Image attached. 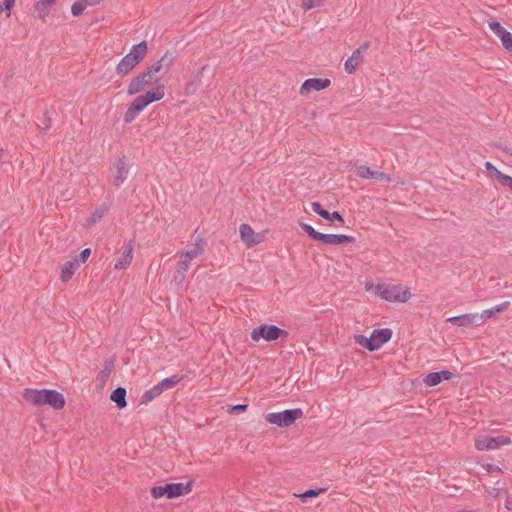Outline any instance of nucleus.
I'll use <instances>...</instances> for the list:
<instances>
[{
    "label": "nucleus",
    "instance_id": "55",
    "mask_svg": "<svg viewBox=\"0 0 512 512\" xmlns=\"http://www.w3.org/2000/svg\"><path fill=\"white\" fill-rule=\"evenodd\" d=\"M50 127V119L47 120L44 129H48Z\"/></svg>",
    "mask_w": 512,
    "mask_h": 512
},
{
    "label": "nucleus",
    "instance_id": "11",
    "mask_svg": "<svg viewBox=\"0 0 512 512\" xmlns=\"http://www.w3.org/2000/svg\"><path fill=\"white\" fill-rule=\"evenodd\" d=\"M330 84L331 81L328 78H309L302 83L299 93L303 96L308 95L311 91L325 90Z\"/></svg>",
    "mask_w": 512,
    "mask_h": 512
},
{
    "label": "nucleus",
    "instance_id": "5",
    "mask_svg": "<svg viewBox=\"0 0 512 512\" xmlns=\"http://www.w3.org/2000/svg\"><path fill=\"white\" fill-rule=\"evenodd\" d=\"M303 412L300 408L287 409L281 412H272L265 415V420L279 427H288L297 419L301 418Z\"/></svg>",
    "mask_w": 512,
    "mask_h": 512
},
{
    "label": "nucleus",
    "instance_id": "7",
    "mask_svg": "<svg viewBox=\"0 0 512 512\" xmlns=\"http://www.w3.org/2000/svg\"><path fill=\"white\" fill-rule=\"evenodd\" d=\"M511 443V438L504 435L497 437L481 435L475 438V448L479 451L496 450L502 446L510 445Z\"/></svg>",
    "mask_w": 512,
    "mask_h": 512
},
{
    "label": "nucleus",
    "instance_id": "10",
    "mask_svg": "<svg viewBox=\"0 0 512 512\" xmlns=\"http://www.w3.org/2000/svg\"><path fill=\"white\" fill-rule=\"evenodd\" d=\"M239 234L241 240L245 243V245L248 248L260 244L265 239V235L263 233H256L253 230V228L247 223H243L240 225Z\"/></svg>",
    "mask_w": 512,
    "mask_h": 512
},
{
    "label": "nucleus",
    "instance_id": "30",
    "mask_svg": "<svg viewBox=\"0 0 512 512\" xmlns=\"http://www.w3.org/2000/svg\"><path fill=\"white\" fill-rule=\"evenodd\" d=\"M496 314V311L493 308L483 310L480 314L477 313V323L476 325H481L486 322L488 319L493 317Z\"/></svg>",
    "mask_w": 512,
    "mask_h": 512
},
{
    "label": "nucleus",
    "instance_id": "19",
    "mask_svg": "<svg viewBox=\"0 0 512 512\" xmlns=\"http://www.w3.org/2000/svg\"><path fill=\"white\" fill-rule=\"evenodd\" d=\"M57 1L58 0H36L34 3V17L45 20Z\"/></svg>",
    "mask_w": 512,
    "mask_h": 512
},
{
    "label": "nucleus",
    "instance_id": "12",
    "mask_svg": "<svg viewBox=\"0 0 512 512\" xmlns=\"http://www.w3.org/2000/svg\"><path fill=\"white\" fill-rule=\"evenodd\" d=\"M410 290L401 285H386V301L406 302L410 299Z\"/></svg>",
    "mask_w": 512,
    "mask_h": 512
},
{
    "label": "nucleus",
    "instance_id": "53",
    "mask_svg": "<svg viewBox=\"0 0 512 512\" xmlns=\"http://www.w3.org/2000/svg\"><path fill=\"white\" fill-rule=\"evenodd\" d=\"M457 512H477V511H475V510L461 509V510H458Z\"/></svg>",
    "mask_w": 512,
    "mask_h": 512
},
{
    "label": "nucleus",
    "instance_id": "49",
    "mask_svg": "<svg viewBox=\"0 0 512 512\" xmlns=\"http://www.w3.org/2000/svg\"><path fill=\"white\" fill-rule=\"evenodd\" d=\"M392 331L389 328H386V343L391 339Z\"/></svg>",
    "mask_w": 512,
    "mask_h": 512
},
{
    "label": "nucleus",
    "instance_id": "8",
    "mask_svg": "<svg viewBox=\"0 0 512 512\" xmlns=\"http://www.w3.org/2000/svg\"><path fill=\"white\" fill-rule=\"evenodd\" d=\"M354 340L357 344L367 348L369 351L378 350L384 344V328L373 330L370 337L355 335Z\"/></svg>",
    "mask_w": 512,
    "mask_h": 512
},
{
    "label": "nucleus",
    "instance_id": "42",
    "mask_svg": "<svg viewBox=\"0 0 512 512\" xmlns=\"http://www.w3.org/2000/svg\"><path fill=\"white\" fill-rule=\"evenodd\" d=\"M482 467L488 473H495V472L502 473V470L500 467H498L494 464H491V463L482 464Z\"/></svg>",
    "mask_w": 512,
    "mask_h": 512
},
{
    "label": "nucleus",
    "instance_id": "20",
    "mask_svg": "<svg viewBox=\"0 0 512 512\" xmlns=\"http://www.w3.org/2000/svg\"><path fill=\"white\" fill-rule=\"evenodd\" d=\"M446 321L458 327H468L477 323V313L452 316L447 318Z\"/></svg>",
    "mask_w": 512,
    "mask_h": 512
},
{
    "label": "nucleus",
    "instance_id": "50",
    "mask_svg": "<svg viewBox=\"0 0 512 512\" xmlns=\"http://www.w3.org/2000/svg\"><path fill=\"white\" fill-rule=\"evenodd\" d=\"M377 295H378L380 298H383V299H384V290H382L381 286H378V287H377Z\"/></svg>",
    "mask_w": 512,
    "mask_h": 512
},
{
    "label": "nucleus",
    "instance_id": "17",
    "mask_svg": "<svg viewBox=\"0 0 512 512\" xmlns=\"http://www.w3.org/2000/svg\"><path fill=\"white\" fill-rule=\"evenodd\" d=\"M114 167H115L116 172L113 177V185L116 188H119L128 177L129 170H128L125 158L124 157L119 158L115 162Z\"/></svg>",
    "mask_w": 512,
    "mask_h": 512
},
{
    "label": "nucleus",
    "instance_id": "35",
    "mask_svg": "<svg viewBox=\"0 0 512 512\" xmlns=\"http://www.w3.org/2000/svg\"><path fill=\"white\" fill-rule=\"evenodd\" d=\"M500 40H501L503 47L506 50L512 52V33L507 32L506 34L503 35L502 38H500Z\"/></svg>",
    "mask_w": 512,
    "mask_h": 512
},
{
    "label": "nucleus",
    "instance_id": "45",
    "mask_svg": "<svg viewBox=\"0 0 512 512\" xmlns=\"http://www.w3.org/2000/svg\"><path fill=\"white\" fill-rule=\"evenodd\" d=\"M90 254H91V250L89 248H85L84 250H82L79 255L80 261L85 263L87 261L88 257L90 256Z\"/></svg>",
    "mask_w": 512,
    "mask_h": 512
},
{
    "label": "nucleus",
    "instance_id": "2",
    "mask_svg": "<svg viewBox=\"0 0 512 512\" xmlns=\"http://www.w3.org/2000/svg\"><path fill=\"white\" fill-rule=\"evenodd\" d=\"M164 96L165 87L163 85H156L151 91L137 96L125 111L123 121L127 124L131 123L148 105L153 102L160 101Z\"/></svg>",
    "mask_w": 512,
    "mask_h": 512
},
{
    "label": "nucleus",
    "instance_id": "37",
    "mask_svg": "<svg viewBox=\"0 0 512 512\" xmlns=\"http://www.w3.org/2000/svg\"><path fill=\"white\" fill-rule=\"evenodd\" d=\"M322 218H324V219H326L328 221H331V222L332 221H339L341 223H344L343 216L339 212H337V211L332 212V213H330L328 211V215L325 216V214H323Z\"/></svg>",
    "mask_w": 512,
    "mask_h": 512
},
{
    "label": "nucleus",
    "instance_id": "44",
    "mask_svg": "<svg viewBox=\"0 0 512 512\" xmlns=\"http://www.w3.org/2000/svg\"><path fill=\"white\" fill-rule=\"evenodd\" d=\"M197 85L194 82H190L185 86V95L193 94L196 91Z\"/></svg>",
    "mask_w": 512,
    "mask_h": 512
},
{
    "label": "nucleus",
    "instance_id": "51",
    "mask_svg": "<svg viewBox=\"0 0 512 512\" xmlns=\"http://www.w3.org/2000/svg\"><path fill=\"white\" fill-rule=\"evenodd\" d=\"M505 506H506V509L512 510V500L510 498L507 499Z\"/></svg>",
    "mask_w": 512,
    "mask_h": 512
},
{
    "label": "nucleus",
    "instance_id": "27",
    "mask_svg": "<svg viewBox=\"0 0 512 512\" xmlns=\"http://www.w3.org/2000/svg\"><path fill=\"white\" fill-rule=\"evenodd\" d=\"M88 0H77L71 6V13L74 17H79L88 6Z\"/></svg>",
    "mask_w": 512,
    "mask_h": 512
},
{
    "label": "nucleus",
    "instance_id": "32",
    "mask_svg": "<svg viewBox=\"0 0 512 512\" xmlns=\"http://www.w3.org/2000/svg\"><path fill=\"white\" fill-rule=\"evenodd\" d=\"M323 1L324 0H301V5L304 11H309L320 7Z\"/></svg>",
    "mask_w": 512,
    "mask_h": 512
},
{
    "label": "nucleus",
    "instance_id": "6",
    "mask_svg": "<svg viewBox=\"0 0 512 512\" xmlns=\"http://www.w3.org/2000/svg\"><path fill=\"white\" fill-rule=\"evenodd\" d=\"M287 336L288 332L286 330L272 324H261L251 332V339L255 342H258L260 339L271 342Z\"/></svg>",
    "mask_w": 512,
    "mask_h": 512
},
{
    "label": "nucleus",
    "instance_id": "3",
    "mask_svg": "<svg viewBox=\"0 0 512 512\" xmlns=\"http://www.w3.org/2000/svg\"><path fill=\"white\" fill-rule=\"evenodd\" d=\"M147 43L142 41L135 44L116 66V73L121 76L129 74L146 56Z\"/></svg>",
    "mask_w": 512,
    "mask_h": 512
},
{
    "label": "nucleus",
    "instance_id": "15",
    "mask_svg": "<svg viewBox=\"0 0 512 512\" xmlns=\"http://www.w3.org/2000/svg\"><path fill=\"white\" fill-rule=\"evenodd\" d=\"M192 480L187 483H168L166 487V497L168 499L187 495L191 492Z\"/></svg>",
    "mask_w": 512,
    "mask_h": 512
},
{
    "label": "nucleus",
    "instance_id": "18",
    "mask_svg": "<svg viewBox=\"0 0 512 512\" xmlns=\"http://www.w3.org/2000/svg\"><path fill=\"white\" fill-rule=\"evenodd\" d=\"M453 378V373L449 370H442L439 372H431L427 374L423 378V383L427 387H434L438 385L441 381L446 380L449 381Z\"/></svg>",
    "mask_w": 512,
    "mask_h": 512
},
{
    "label": "nucleus",
    "instance_id": "40",
    "mask_svg": "<svg viewBox=\"0 0 512 512\" xmlns=\"http://www.w3.org/2000/svg\"><path fill=\"white\" fill-rule=\"evenodd\" d=\"M498 181L505 187H508L510 190H512V177L508 176L506 174H500V178Z\"/></svg>",
    "mask_w": 512,
    "mask_h": 512
},
{
    "label": "nucleus",
    "instance_id": "36",
    "mask_svg": "<svg viewBox=\"0 0 512 512\" xmlns=\"http://www.w3.org/2000/svg\"><path fill=\"white\" fill-rule=\"evenodd\" d=\"M325 489H309L305 491L303 494L298 495L303 501L307 498L317 497L321 492Z\"/></svg>",
    "mask_w": 512,
    "mask_h": 512
},
{
    "label": "nucleus",
    "instance_id": "47",
    "mask_svg": "<svg viewBox=\"0 0 512 512\" xmlns=\"http://www.w3.org/2000/svg\"><path fill=\"white\" fill-rule=\"evenodd\" d=\"M509 305H510V302L509 301H505V302L495 306L494 310L496 311V313H499V312H502L505 309H507Z\"/></svg>",
    "mask_w": 512,
    "mask_h": 512
},
{
    "label": "nucleus",
    "instance_id": "4",
    "mask_svg": "<svg viewBox=\"0 0 512 512\" xmlns=\"http://www.w3.org/2000/svg\"><path fill=\"white\" fill-rule=\"evenodd\" d=\"M204 248L205 240L202 236L198 235L192 244L187 246L185 250L177 253V265L180 266L181 269L189 270L191 261L201 256L204 253Z\"/></svg>",
    "mask_w": 512,
    "mask_h": 512
},
{
    "label": "nucleus",
    "instance_id": "14",
    "mask_svg": "<svg viewBox=\"0 0 512 512\" xmlns=\"http://www.w3.org/2000/svg\"><path fill=\"white\" fill-rule=\"evenodd\" d=\"M173 53L166 52L158 61L152 63L145 70L154 77L155 74L159 73L162 69L168 71L174 63Z\"/></svg>",
    "mask_w": 512,
    "mask_h": 512
},
{
    "label": "nucleus",
    "instance_id": "31",
    "mask_svg": "<svg viewBox=\"0 0 512 512\" xmlns=\"http://www.w3.org/2000/svg\"><path fill=\"white\" fill-rule=\"evenodd\" d=\"M489 28L500 39L508 31L497 21H490Z\"/></svg>",
    "mask_w": 512,
    "mask_h": 512
},
{
    "label": "nucleus",
    "instance_id": "26",
    "mask_svg": "<svg viewBox=\"0 0 512 512\" xmlns=\"http://www.w3.org/2000/svg\"><path fill=\"white\" fill-rule=\"evenodd\" d=\"M162 390L158 385L156 384L151 389L147 390L142 396H141V403H148L155 399L157 396L162 394Z\"/></svg>",
    "mask_w": 512,
    "mask_h": 512
},
{
    "label": "nucleus",
    "instance_id": "52",
    "mask_svg": "<svg viewBox=\"0 0 512 512\" xmlns=\"http://www.w3.org/2000/svg\"><path fill=\"white\" fill-rule=\"evenodd\" d=\"M101 0H88V4L89 5H96L100 2Z\"/></svg>",
    "mask_w": 512,
    "mask_h": 512
},
{
    "label": "nucleus",
    "instance_id": "23",
    "mask_svg": "<svg viewBox=\"0 0 512 512\" xmlns=\"http://www.w3.org/2000/svg\"><path fill=\"white\" fill-rule=\"evenodd\" d=\"M79 268V263L77 260L66 262L61 268L60 278L63 282H68L76 270Z\"/></svg>",
    "mask_w": 512,
    "mask_h": 512
},
{
    "label": "nucleus",
    "instance_id": "28",
    "mask_svg": "<svg viewBox=\"0 0 512 512\" xmlns=\"http://www.w3.org/2000/svg\"><path fill=\"white\" fill-rule=\"evenodd\" d=\"M179 381H180V378H178L177 376H172V377L163 379L157 385H158V387L161 388V390L163 392L167 389H170V388H173L174 386H176L179 383Z\"/></svg>",
    "mask_w": 512,
    "mask_h": 512
},
{
    "label": "nucleus",
    "instance_id": "38",
    "mask_svg": "<svg viewBox=\"0 0 512 512\" xmlns=\"http://www.w3.org/2000/svg\"><path fill=\"white\" fill-rule=\"evenodd\" d=\"M485 168L489 172V174L492 177L497 178V180L500 178V174H503L501 171H499L491 162L485 163Z\"/></svg>",
    "mask_w": 512,
    "mask_h": 512
},
{
    "label": "nucleus",
    "instance_id": "13",
    "mask_svg": "<svg viewBox=\"0 0 512 512\" xmlns=\"http://www.w3.org/2000/svg\"><path fill=\"white\" fill-rule=\"evenodd\" d=\"M368 42L363 43L358 47L352 55L345 61L344 69L348 74H352L356 71L357 67L363 62V55L368 49Z\"/></svg>",
    "mask_w": 512,
    "mask_h": 512
},
{
    "label": "nucleus",
    "instance_id": "43",
    "mask_svg": "<svg viewBox=\"0 0 512 512\" xmlns=\"http://www.w3.org/2000/svg\"><path fill=\"white\" fill-rule=\"evenodd\" d=\"M502 490L503 489L501 487H487L486 493L492 498H497L500 496Z\"/></svg>",
    "mask_w": 512,
    "mask_h": 512
},
{
    "label": "nucleus",
    "instance_id": "9",
    "mask_svg": "<svg viewBox=\"0 0 512 512\" xmlns=\"http://www.w3.org/2000/svg\"><path fill=\"white\" fill-rule=\"evenodd\" d=\"M152 80L153 77L149 72L146 70L142 71L131 79L127 87V94L130 96L138 94L149 86L152 83Z\"/></svg>",
    "mask_w": 512,
    "mask_h": 512
},
{
    "label": "nucleus",
    "instance_id": "46",
    "mask_svg": "<svg viewBox=\"0 0 512 512\" xmlns=\"http://www.w3.org/2000/svg\"><path fill=\"white\" fill-rule=\"evenodd\" d=\"M247 408H248L247 404H236V405L231 406L230 410L231 411L244 412V411L247 410Z\"/></svg>",
    "mask_w": 512,
    "mask_h": 512
},
{
    "label": "nucleus",
    "instance_id": "16",
    "mask_svg": "<svg viewBox=\"0 0 512 512\" xmlns=\"http://www.w3.org/2000/svg\"><path fill=\"white\" fill-rule=\"evenodd\" d=\"M133 259V243L129 241L123 246L122 254L115 261L114 268L117 270L126 269Z\"/></svg>",
    "mask_w": 512,
    "mask_h": 512
},
{
    "label": "nucleus",
    "instance_id": "34",
    "mask_svg": "<svg viewBox=\"0 0 512 512\" xmlns=\"http://www.w3.org/2000/svg\"><path fill=\"white\" fill-rule=\"evenodd\" d=\"M15 4V0H3V3L0 4V13L3 10H6V17L9 18L11 16V9Z\"/></svg>",
    "mask_w": 512,
    "mask_h": 512
},
{
    "label": "nucleus",
    "instance_id": "1",
    "mask_svg": "<svg viewBox=\"0 0 512 512\" xmlns=\"http://www.w3.org/2000/svg\"><path fill=\"white\" fill-rule=\"evenodd\" d=\"M23 398L34 406L49 405L53 409L60 410L65 406L64 396L53 389L26 388Z\"/></svg>",
    "mask_w": 512,
    "mask_h": 512
},
{
    "label": "nucleus",
    "instance_id": "39",
    "mask_svg": "<svg viewBox=\"0 0 512 512\" xmlns=\"http://www.w3.org/2000/svg\"><path fill=\"white\" fill-rule=\"evenodd\" d=\"M311 208H312L313 212L318 214L320 217H322L323 214H325V216L328 215V211L323 209L319 202H312L311 203Z\"/></svg>",
    "mask_w": 512,
    "mask_h": 512
},
{
    "label": "nucleus",
    "instance_id": "29",
    "mask_svg": "<svg viewBox=\"0 0 512 512\" xmlns=\"http://www.w3.org/2000/svg\"><path fill=\"white\" fill-rule=\"evenodd\" d=\"M188 272L187 269H181L180 266L176 265V271L173 275V282L177 285V286H181L184 281H185V278H186V273Z\"/></svg>",
    "mask_w": 512,
    "mask_h": 512
},
{
    "label": "nucleus",
    "instance_id": "21",
    "mask_svg": "<svg viewBox=\"0 0 512 512\" xmlns=\"http://www.w3.org/2000/svg\"><path fill=\"white\" fill-rule=\"evenodd\" d=\"M356 175L362 179H376L381 180L383 178V173L378 170H373L371 167L366 165L357 166Z\"/></svg>",
    "mask_w": 512,
    "mask_h": 512
},
{
    "label": "nucleus",
    "instance_id": "48",
    "mask_svg": "<svg viewBox=\"0 0 512 512\" xmlns=\"http://www.w3.org/2000/svg\"><path fill=\"white\" fill-rule=\"evenodd\" d=\"M326 236H327V234H325V233H321V232H318V231H317V232H316V234H315V236H314V238H313V240H315V241H319V242H321V243H324V241H325V239H326Z\"/></svg>",
    "mask_w": 512,
    "mask_h": 512
},
{
    "label": "nucleus",
    "instance_id": "33",
    "mask_svg": "<svg viewBox=\"0 0 512 512\" xmlns=\"http://www.w3.org/2000/svg\"><path fill=\"white\" fill-rule=\"evenodd\" d=\"M151 495L154 499H160L164 496H166V487L165 485L162 486H154L151 488Z\"/></svg>",
    "mask_w": 512,
    "mask_h": 512
},
{
    "label": "nucleus",
    "instance_id": "54",
    "mask_svg": "<svg viewBox=\"0 0 512 512\" xmlns=\"http://www.w3.org/2000/svg\"><path fill=\"white\" fill-rule=\"evenodd\" d=\"M373 285L372 284H366L365 288L367 291H370L372 289Z\"/></svg>",
    "mask_w": 512,
    "mask_h": 512
},
{
    "label": "nucleus",
    "instance_id": "24",
    "mask_svg": "<svg viewBox=\"0 0 512 512\" xmlns=\"http://www.w3.org/2000/svg\"><path fill=\"white\" fill-rule=\"evenodd\" d=\"M108 212V206L106 204H101L97 206L94 211L91 213L90 217L86 221L87 227L94 226L97 222H99L104 215Z\"/></svg>",
    "mask_w": 512,
    "mask_h": 512
},
{
    "label": "nucleus",
    "instance_id": "41",
    "mask_svg": "<svg viewBox=\"0 0 512 512\" xmlns=\"http://www.w3.org/2000/svg\"><path fill=\"white\" fill-rule=\"evenodd\" d=\"M300 227L310 238H314L317 230H315L311 225L306 223H300Z\"/></svg>",
    "mask_w": 512,
    "mask_h": 512
},
{
    "label": "nucleus",
    "instance_id": "22",
    "mask_svg": "<svg viewBox=\"0 0 512 512\" xmlns=\"http://www.w3.org/2000/svg\"><path fill=\"white\" fill-rule=\"evenodd\" d=\"M355 238L353 236L344 235V234H327L326 239L323 244L326 245H342L353 243Z\"/></svg>",
    "mask_w": 512,
    "mask_h": 512
},
{
    "label": "nucleus",
    "instance_id": "25",
    "mask_svg": "<svg viewBox=\"0 0 512 512\" xmlns=\"http://www.w3.org/2000/svg\"><path fill=\"white\" fill-rule=\"evenodd\" d=\"M110 398L113 402H115L116 406L119 409H123L127 406L126 401V390L125 388L118 387L112 391Z\"/></svg>",
    "mask_w": 512,
    "mask_h": 512
}]
</instances>
